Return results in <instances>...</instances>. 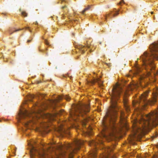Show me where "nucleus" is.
<instances>
[{
	"label": "nucleus",
	"instance_id": "obj_1",
	"mask_svg": "<svg viewBox=\"0 0 158 158\" xmlns=\"http://www.w3.org/2000/svg\"><path fill=\"white\" fill-rule=\"evenodd\" d=\"M122 95L124 107L127 111L130 110V108L127 105V100L126 97L128 95L127 92H125L122 87L118 84L114 86L112 89L111 95V105L110 110L107 112L104 117L102 122V126L103 131H105L108 129L110 123H112V129H115L114 125L115 119L117 115L118 114V111H119L120 117H123L124 113L121 110H119V107L117 104V100Z\"/></svg>",
	"mask_w": 158,
	"mask_h": 158
},
{
	"label": "nucleus",
	"instance_id": "obj_2",
	"mask_svg": "<svg viewBox=\"0 0 158 158\" xmlns=\"http://www.w3.org/2000/svg\"><path fill=\"white\" fill-rule=\"evenodd\" d=\"M145 118L142 117L139 121L136 120L133 125L134 131V137H136V134H139L148 131L150 126H156L158 123V110L148 114Z\"/></svg>",
	"mask_w": 158,
	"mask_h": 158
},
{
	"label": "nucleus",
	"instance_id": "obj_3",
	"mask_svg": "<svg viewBox=\"0 0 158 158\" xmlns=\"http://www.w3.org/2000/svg\"><path fill=\"white\" fill-rule=\"evenodd\" d=\"M84 142L80 140H76L73 145L68 144L65 146L59 145L57 146L56 149L59 151L58 154H56V157L59 158V156H67L69 158H73V154L78 150L81 146L83 145Z\"/></svg>",
	"mask_w": 158,
	"mask_h": 158
},
{
	"label": "nucleus",
	"instance_id": "obj_4",
	"mask_svg": "<svg viewBox=\"0 0 158 158\" xmlns=\"http://www.w3.org/2000/svg\"><path fill=\"white\" fill-rule=\"evenodd\" d=\"M150 48V52H145L141 57L143 65L146 69H147L149 66L152 68H154V66L153 59H158V42L151 45Z\"/></svg>",
	"mask_w": 158,
	"mask_h": 158
},
{
	"label": "nucleus",
	"instance_id": "obj_5",
	"mask_svg": "<svg viewBox=\"0 0 158 158\" xmlns=\"http://www.w3.org/2000/svg\"><path fill=\"white\" fill-rule=\"evenodd\" d=\"M19 115V117L22 118H24L25 117H27L28 115H30L32 119H37L38 120L40 117L45 118L49 119H51L53 118V117L56 115V114H45L43 113L41 110H37L32 111L31 113H29L26 111L25 112H21Z\"/></svg>",
	"mask_w": 158,
	"mask_h": 158
},
{
	"label": "nucleus",
	"instance_id": "obj_6",
	"mask_svg": "<svg viewBox=\"0 0 158 158\" xmlns=\"http://www.w3.org/2000/svg\"><path fill=\"white\" fill-rule=\"evenodd\" d=\"M90 110L89 105L88 104L80 103L76 106L74 110L70 111L69 112V115L73 119H74L73 117L75 116H83L89 112Z\"/></svg>",
	"mask_w": 158,
	"mask_h": 158
},
{
	"label": "nucleus",
	"instance_id": "obj_7",
	"mask_svg": "<svg viewBox=\"0 0 158 158\" xmlns=\"http://www.w3.org/2000/svg\"><path fill=\"white\" fill-rule=\"evenodd\" d=\"M31 149L30 151V156L31 158H34L36 156L39 158H53L52 156H49L44 150H43L41 152L38 150L37 149L31 144Z\"/></svg>",
	"mask_w": 158,
	"mask_h": 158
},
{
	"label": "nucleus",
	"instance_id": "obj_8",
	"mask_svg": "<svg viewBox=\"0 0 158 158\" xmlns=\"http://www.w3.org/2000/svg\"><path fill=\"white\" fill-rule=\"evenodd\" d=\"M148 91H147L139 96V100L137 101V103L140 104L142 106L147 105L148 101L146 99V97L148 93Z\"/></svg>",
	"mask_w": 158,
	"mask_h": 158
},
{
	"label": "nucleus",
	"instance_id": "obj_9",
	"mask_svg": "<svg viewBox=\"0 0 158 158\" xmlns=\"http://www.w3.org/2000/svg\"><path fill=\"white\" fill-rule=\"evenodd\" d=\"M63 98L68 101H69L70 99V97L67 96H64ZM63 98L62 97L59 96L57 99H56L54 100H52L51 101V103L52 104V105L54 108H56V107L57 105V103L59 102V101L61 100Z\"/></svg>",
	"mask_w": 158,
	"mask_h": 158
},
{
	"label": "nucleus",
	"instance_id": "obj_10",
	"mask_svg": "<svg viewBox=\"0 0 158 158\" xmlns=\"http://www.w3.org/2000/svg\"><path fill=\"white\" fill-rule=\"evenodd\" d=\"M59 130V132L61 135L64 134L68 135L69 134V132L68 131H66L63 128H60Z\"/></svg>",
	"mask_w": 158,
	"mask_h": 158
},
{
	"label": "nucleus",
	"instance_id": "obj_11",
	"mask_svg": "<svg viewBox=\"0 0 158 158\" xmlns=\"http://www.w3.org/2000/svg\"><path fill=\"white\" fill-rule=\"evenodd\" d=\"M98 143L102 144V142L101 140L99 139L98 142L96 141H93L89 143V145L90 146L94 145V146H95L97 144H98Z\"/></svg>",
	"mask_w": 158,
	"mask_h": 158
},
{
	"label": "nucleus",
	"instance_id": "obj_12",
	"mask_svg": "<svg viewBox=\"0 0 158 158\" xmlns=\"http://www.w3.org/2000/svg\"><path fill=\"white\" fill-rule=\"evenodd\" d=\"M158 96V91L154 92L153 93V98L152 101V102L154 103L156 101V99Z\"/></svg>",
	"mask_w": 158,
	"mask_h": 158
},
{
	"label": "nucleus",
	"instance_id": "obj_13",
	"mask_svg": "<svg viewBox=\"0 0 158 158\" xmlns=\"http://www.w3.org/2000/svg\"><path fill=\"white\" fill-rule=\"evenodd\" d=\"M78 48L79 49L82 53H84L86 48L82 45H79L78 46Z\"/></svg>",
	"mask_w": 158,
	"mask_h": 158
},
{
	"label": "nucleus",
	"instance_id": "obj_14",
	"mask_svg": "<svg viewBox=\"0 0 158 158\" xmlns=\"http://www.w3.org/2000/svg\"><path fill=\"white\" fill-rule=\"evenodd\" d=\"M118 14V12H116L115 13L113 14L112 12H111L110 14H107L105 16V20H106L107 19V16L110 17H112V16H113V17H114L117 15Z\"/></svg>",
	"mask_w": 158,
	"mask_h": 158
},
{
	"label": "nucleus",
	"instance_id": "obj_15",
	"mask_svg": "<svg viewBox=\"0 0 158 158\" xmlns=\"http://www.w3.org/2000/svg\"><path fill=\"white\" fill-rule=\"evenodd\" d=\"M98 82V83H100L101 85L102 84V82L101 81L99 78L95 79L92 80L91 81L92 84H94L95 82Z\"/></svg>",
	"mask_w": 158,
	"mask_h": 158
},
{
	"label": "nucleus",
	"instance_id": "obj_16",
	"mask_svg": "<svg viewBox=\"0 0 158 158\" xmlns=\"http://www.w3.org/2000/svg\"><path fill=\"white\" fill-rule=\"evenodd\" d=\"M23 29H19L17 30H15V28H11L9 31V33L10 35H11L14 32H15L19 31H21V30Z\"/></svg>",
	"mask_w": 158,
	"mask_h": 158
},
{
	"label": "nucleus",
	"instance_id": "obj_17",
	"mask_svg": "<svg viewBox=\"0 0 158 158\" xmlns=\"http://www.w3.org/2000/svg\"><path fill=\"white\" fill-rule=\"evenodd\" d=\"M90 8V6H88L85 8L81 12V13L83 14V15H84V13L86 11L88 10H89Z\"/></svg>",
	"mask_w": 158,
	"mask_h": 158
},
{
	"label": "nucleus",
	"instance_id": "obj_18",
	"mask_svg": "<svg viewBox=\"0 0 158 158\" xmlns=\"http://www.w3.org/2000/svg\"><path fill=\"white\" fill-rule=\"evenodd\" d=\"M22 15L24 17H26L27 16V14L24 11H23L21 13Z\"/></svg>",
	"mask_w": 158,
	"mask_h": 158
},
{
	"label": "nucleus",
	"instance_id": "obj_19",
	"mask_svg": "<svg viewBox=\"0 0 158 158\" xmlns=\"http://www.w3.org/2000/svg\"><path fill=\"white\" fill-rule=\"evenodd\" d=\"M64 111L63 110H62L59 111L58 112H56L58 114H61L62 113H63Z\"/></svg>",
	"mask_w": 158,
	"mask_h": 158
},
{
	"label": "nucleus",
	"instance_id": "obj_20",
	"mask_svg": "<svg viewBox=\"0 0 158 158\" xmlns=\"http://www.w3.org/2000/svg\"><path fill=\"white\" fill-rule=\"evenodd\" d=\"M136 68L137 70V73L139 72H140L141 71V70L139 68L138 66H137Z\"/></svg>",
	"mask_w": 158,
	"mask_h": 158
},
{
	"label": "nucleus",
	"instance_id": "obj_21",
	"mask_svg": "<svg viewBox=\"0 0 158 158\" xmlns=\"http://www.w3.org/2000/svg\"><path fill=\"white\" fill-rule=\"evenodd\" d=\"M86 46H87V47L88 48H91V49L90 50V51H93V50H92L93 49L92 48H91V46L90 45H88V44H87Z\"/></svg>",
	"mask_w": 158,
	"mask_h": 158
},
{
	"label": "nucleus",
	"instance_id": "obj_22",
	"mask_svg": "<svg viewBox=\"0 0 158 158\" xmlns=\"http://www.w3.org/2000/svg\"><path fill=\"white\" fill-rule=\"evenodd\" d=\"M152 158H158V155L156 154Z\"/></svg>",
	"mask_w": 158,
	"mask_h": 158
},
{
	"label": "nucleus",
	"instance_id": "obj_23",
	"mask_svg": "<svg viewBox=\"0 0 158 158\" xmlns=\"http://www.w3.org/2000/svg\"><path fill=\"white\" fill-rule=\"evenodd\" d=\"M29 123H30L29 122H27L26 123H24V125L26 127L29 124Z\"/></svg>",
	"mask_w": 158,
	"mask_h": 158
},
{
	"label": "nucleus",
	"instance_id": "obj_24",
	"mask_svg": "<svg viewBox=\"0 0 158 158\" xmlns=\"http://www.w3.org/2000/svg\"><path fill=\"white\" fill-rule=\"evenodd\" d=\"M44 42H45V44H46L47 45H48L49 43H48V41L46 40H45Z\"/></svg>",
	"mask_w": 158,
	"mask_h": 158
},
{
	"label": "nucleus",
	"instance_id": "obj_25",
	"mask_svg": "<svg viewBox=\"0 0 158 158\" xmlns=\"http://www.w3.org/2000/svg\"><path fill=\"white\" fill-rule=\"evenodd\" d=\"M95 153H96L95 152H94L93 153V154L92 155L94 156H95Z\"/></svg>",
	"mask_w": 158,
	"mask_h": 158
},
{
	"label": "nucleus",
	"instance_id": "obj_26",
	"mask_svg": "<svg viewBox=\"0 0 158 158\" xmlns=\"http://www.w3.org/2000/svg\"><path fill=\"white\" fill-rule=\"evenodd\" d=\"M122 2H123L124 3H124V1H123V0H122V2H119V5H120V4H121V3H122Z\"/></svg>",
	"mask_w": 158,
	"mask_h": 158
},
{
	"label": "nucleus",
	"instance_id": "obj_27",
	"mask_svg": "<svg viewBox=\"0 0 158 158\" xmlns=\"http://www.w3.org/2000/svg\"><path fill=\"white\" fill-rule=\"evenodd\" d=\"M31 40H28L27 41V42H31Z\"/></svg>",
	"mask_w": 158,
	"mask_h": 158
},
{
	"label": "nucleus",
	"instance_id": "obj_28",
	"mask_svg": "<svg viewBox=\"0 0 158 158\" xmlns=\"http://www.w3.org/2000/svg\"><path fill=\"white\" fill-rule=\"evenodd\" d=\"M34 96L33 95L31 96V98H34Z\"/></svg>",
	"mask_w": 158,
	"mask_h": 158
},
{
	"label": "nucleus",
	"instance_id": "obj_29",
	"mask_svg": "<svg viewBox=\"0 0 158 158\" xmlns=\"http://www.w3.org/2000/svg\"><path fill=\"white\" fill-rule=\"evenodd\" d=\"M65 7V6H64L62 7V9H64Z\"/></svg>",
	"mask_w": 158,
	"mask_h": 158
},
{
	"label": "nucleus",
	"instance_id": "obj_30",
	"mask_svg": "<svg viewBox=\"0 0 158 158\" xmlns=\"http://www.w3.org/2000/svg\"><path fill=\"white\" fill-rule=\"evenodd\" d=\"M29 27H26V29H29Z\"/></svg>",
	"mask_w": 158,
	"mask_h": 158
},
{
	"label": "nucleus",
	"instance_id": "obj_31",
	"mask_svg": "<svg viewBox=\"0 0 158 158\" xmlns=\"http://www.w3.org/2000/svg\"><path fill=\"white\" fill-rule=\"evenodd\" d=\"M50 150L51 149H50V150H48V152H50Z\"/></svg>",
	"mask_w": 158,
	"mask_h": 158
},
{
	"label": "nucleus",
	"instance_id": "obj_32",
	"mask_svg": "<svg viewBox=\"0 0 158 158\" xmlns=\"http://www.w3.org/2000/svg\"><path fill=\"white\" fill-rule=\"evenodd\" d=\"M103 136L104 137H106V135H105L104 134H103Z\"/></svg>",
	"mask_w": 158,
	"mask_h": 158
},
{
	"label": "nucleus",
	"instance_id": "obj_33",
	"mask_svg": "<svg viewBox=\"0 0 158 158\" xmlns=\"http://www.w3.org/2000/svg\"><path fill=\"white\" fill-rule=\"evenodd\" d=\"M35 24H38V23L37 22H36L35 23Z\"/></svg>",
	"mask_w": 158,
	"mask_h": 158
},
{
	"label": "nucleus",
	"instance_id": "obj_34",
	"mask_svg": "<svg viewBox=\"0 0 158 158\" xmlns=\"http://www.w3.org/2000/svg\"><path fill=\"white\" fill-rule=\"evenodd\" d=\"M110 150L111 151H112V149H110Z\"/></svg>",
	"mask_w": 158,
	"mask_h": 158
},
{
	"label": "nucleus",
	"instance_id": "obj_35",
	"mask_svg": "<svg viewBox=\"0 0 158 158\" xmlns=\"http://www.w3.org/2000/svg\"><path fill=\"white\" fill-rule=\"evenodd\" d=\"M153 12H152V13H151L152 14H153Z\"/></svg>",
	"mask_w": 158,
	"mask_h": 158
},
{
	"label": "nucleus",
	"instance_id": "obj_36",
	"mask_svg": "<svg viewBox=\"0 0 158 158\" xmlns=\"http://www.w3.org/2000/svg\"><path fill=\"white\" fill-rule=\"evenodd\" d=\"M130 89H131V90L132 89L131 87L130 88Z\"/></svg>",
	"mask_w": 158,
	"mask_h": 158
},
{
	"label": "nucleus",
	"instance_id": "obj_37",
	"mask_svg": "<svg viewBox=\"0 0 158 158\" xmlns=\"http://www.w3.org/2000/svg\"><path fill=\"white\" fill-rule=\"evenodd\" d=\"M106 158V157H105L104 158Z\"/></svg>",
	"mask_w": 158,
	"mask_h": 158
},
{
	"label": "nucleus",
	"instance_id": "obj_38",
	"mask_svg": "<svg viewBox=\"0 0 158 158\" xmlns=\"http://www.w3.org/2000/svg\"><path fill=\"white\" fill-rule=\"evenodd\" d=\"M29 31H30V32H31V31L30 30H29Z\"/></svg>",
	"mask_w": 158,
	"mask_h": 158
},
{
	"label": "nucleus",
	"instance_id": "obj_39",
	"mask_svg": "<svg viewBox=\"0 0 158 158\" xmlns=\"http://www.w3.org/2000/svg\"><path fill=\"white\" fill-rule=\"evenodd\" d=\"M101 44V42L100 43V44Z\"/></svg>",
	"mask_w": 158,
	"mask_h": 158
}]
</instances>
